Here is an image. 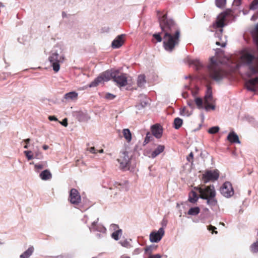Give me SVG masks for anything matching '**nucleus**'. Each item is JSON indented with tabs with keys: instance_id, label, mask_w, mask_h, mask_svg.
Returning <instances> with one entry per match:
<instances>
[{
	"instance_id": "nucleus-1",
	"label": "nucleus",
	"mask_w": 258,
	"mask_h": 258,
	"mask_svg": "<svg viewBox=\"0 0 258 258\" xmlns=\"http://www.w3.org/2000/svg\"><path fill=\"white\" fill-rule=\"evenodd\" d=\"M160 27L163 33V47L168 51H172L179 43L180 30L175 21L167 18L165 14L159 17Z\"/></svg>"
},
{
	"instance_id": "nucleus-2",
	"label": "nucleus",
	"mask_w": 258,
	"mask_h": 258,
	"mask_svg": "<svg viewBox=\"0 0 258 258\" xmlns=\"http://www.w3.org/2000/svg\"><path fill=\"white\" fill-rule=\"evenodd\" d=\"M194 189L199 191L200 198L207 200V204L210 206H215L217 204L216 199V192L213 185L196 186Z\"/></svg>"
},
{
	"instance_id": "nucleus-3",
	"label": "nucleus",
	"mask_w": 258,
	"mask_h": 258,
	"mask_svg": "<svg viewBox=\"0 0 258 258\" xmlns=\"http://www.w3.org/2000/svg\"><path fill=\"white\" fill-rule=\"evenodd\" d=\"M252 52L248 50L243 51L241 56V59L243 63L246 65L252 74H258V56L256 57L254 51Z\"/></svg>"
},
{
	"instance_id": "nucleus-4",
	"label": "nucleus",
	"mask_w": 258,
	"mask_h": 258,
	"mask_svg": "<svg viewBox=\"0 0 258 258\" xmlns=\"http://www.w3.org/2000/svg\"><path fill=\"white\" fill-rule=\"evenodd\" d=\"M207 69L209 78L216 81L222 80L225 75V72L221 69L220 64L214 57L211 58Z\"/></svg>"
},
{
	"instance_id": "nucleus-5",
	"label": "nucleus",
	"mask_w": 258,
	"mask_h": 258,
	"mask_svg": "<svg viewBox=\"0 0 258 258\" xmlns=\"http://www.w3.org/2000/svg\"><path fill=\"white\" fill-rule=\"evenodd\" d=\"M117 160L119 163V168L120 169L124 170L129 169L131 158L126 152L121 153L119 158Z\"/></svg>"
},
{
	"instance_id": "nucleus-6",
	"label": "nucleus",
	"mask_w": 258,
	"mask_h": 258,
	"mask_svg": "<svg viewBox=\"0 0 258 258\" xmlns=\"http://www.w3.org/2000/svg\"><path fill=\"white\" fill-rule=\"evenodd\" d=\"M111 74L109 72L106 71L101 74L90 84V87H94L104 82H107L111 79Z\"/></svg>"
},
{
	"instance_id": "nucleus-7",
	"label": "nucleus",
	"mask_w": 258,
	"mask_h": 258,
	"mask_svg": "<svg viewBox=\"0 0 258 258\" xmlns=\"http://www.w3.org/2000/svg\"><path fill=\"white\" fill-rule=\"evenodd\" d=\"M219 177V173L217 170H207L202 175V180L205 183L209 181L217 180Z\"/></svg>"
},
{
	"instance_id": "nucleus-8",
	"label": "nucleus",
	"mask_w": 258,
	"mask_h": 258,
	"mask_svg": "<svg viewBox=\"0 0 258 258\" xmlns=\"http://www.w3.org/2000/svg\"><path fill=\"white\" fill-rule=\"evenodd\" d=\"M111 77L113 81L115 82L119 87L125 86L127 85V76L126 74H121L120 75H116L114 73H110Z\"/></svg>"
},
{
	"instance_id": "nucleus-9",
	"label": "nucleus",
	"mask_w": 258,
	"mask_h": 258,
	"mask_svg": "<svg viewBox=\"0 0 258 258\" xmlns=\"http://www.w3.org/2000/svg\"><path fill=\"white\" fill-rule=\"evenodd\" d=\"M220 192L225 197H231L234 194L232 184L229 182H225L220 188Z\"/></svg>"
},
{
	"instance_id": "nucleus-10",
	"label": "nucleus",
	"mask_w": 258,
	"mask_h": 258,
	"mask_svg": "<svg viewBox=\"0 0 258 258\" xmlns=\"http://www.w3.org/2000/svg\"><path fill=\"white\" fill-rule=\"evenodd\" d=\"M69 200L74 205H78L81 202V196L76 189L73 188L70 190Z\"/></svg>"
},
{
	"instance_id": "nucleus-11",
	"label": "nucleus",
	"mask_w": 258,
	"mask_h": 258,
	"mask_svg": "<svg viewBox=\"0 0 258 258\" xmlns=\"http://www.w3.org/2000/svg\"><path fill=\"white\" fill-rule=\"evenodd\" d=\"M164 235V230L163 228H160L157 231H153L150 234V240L152 242H158L162 238Z\"/></svg>"
},
{
	"instance_id": "nucleus-12",
	"label": "nucleus",
	"mask_w": 258,
	"mask_h": 258,
	"mask_svg": "<svg viewBox=\"0 0 258 258\" xmlns=\"http://www.w3.org/2000/svg\"><path fill=\"white\" fill-rule=\"evenodd\" d=\"M258 86V77L254 78L248 80L245 83V86L247 90L252 91L256 92Z\"/></svg>"
},
{
	"instance_id": "nucleus-13",
	"label": "nucleus",
	"mask_w": 258,
	"mask_h": 258,
	"mask_svg": "<svg viewBox=\"0 0 258 258\" xmlns=\"http://www.w3.org/2000/svg\"><path fill=\"white\" fill-rule=\"evenodd\" d=\"M151 131L154 137L157 139H160L162 136L163 127L159 124H155L152 126Z\"/></svg>"
},
{
	"instance_id": "nucleus-14",
	"label": "nucleus",
	"mask_w": 258,
	"mask_h": 258,
	"mask_svg": "<svg viewBox=\"0 0 258 258\" xmlns=\"http://www.w3.org/2000/svg\"><path fill=\"white\" fill-rule=\"evenodd\" d=\"M98 218L97 219L96 221H94L92 223L91 226L89 227L90 231H99L100 232H105L106 231L105 228L101 225L97 224Z\"/></svg>"
},
{
	"instance_id": "nucleus-15",
	"label": "nucleus",
	"mask_w": 258,
	"mask_h": 258,
	"mask_svg": "<svg viewBox=\"0 0 258 258\" xmlns=\"http://www.w3.org/2000/svg\"><path fill=\"white\" fill-rule=\"evenodd\" d=\"M123 35L118 36L112 42V47L114 48H118L121 46L124 42Z\"/></svg>"
},
{
	"instance_id": "nucleus-16",
	"label": "nucleus",
	"mask_w": 258,
	"mask_h": 258,
	"mask_svg": "<svg viewBox=\"0 0 258 258\" xmlns=\"http://www.w3.org/2000/svg\"><path fill=\"white\" fill-rule=\"evenodd\" d=\"M199 198V197L196 191L191 190L188 194V200L189 202L195 204L198 201Z\"/></svg>"
},
{
	"instance_id": "nucleus-17",
	"label": "nucleus",
	"mask_w": 258,
	"mask_h": 258,
	"mask_svg": "<svg viewBox=\"0 0 258 258\" xmlns=\"http://www.w3.org/2000/svg\"><path fill=\"white\" fill-rule=\"evenodd\" d=\"M227 140L232 143H240L238 136L233 132L229 133L227 137Z\"/></svg>"
},
{
	"instance_id": "nucleus-18",
	"label": "nucleus",
	"mask_w": 258,
	"mask_h": 258,
	"mask_svg": "<svg viewBox=\"0 0 258 258\" xmlns=\"http://www.w3.org/2000/svg\"><path fill=\"white\" fill-rule=\"evenodd\" d=\"M226 17L224 14H220L217 19L216 25L218 28H222L224 26V22Z\"/></svg>"
},
{
	"instance_id": "nucleus-19",
	"label": "nucleus",
	"mask_w": 258,
	"mask_h": 258,
	"mask_svg": "<svg viewBox=\"0 0 258 258\" xmlns=\"http://www.w3.org/2000/svg\"><path fill=\"white\" fill-rule=\"evenodd\" d=\"M39 176L42 180H47L52 178V174L49 170L46 169L40 174Z\"/></svg>"
},
{
	"instance_id": "nucleus-20",
	"label": "nucleus",
	"mask_w": 258,
	"mask_h": 258,
	"mask_svg": "<svg viewBox=\"0 0 258 258\" xmlns=\"http://www.w3.org/2000/svg\"><path fill=\"white\" fill-rule=\"evenodd\" d=\"M165 147L163 145H159L157 148L152 152L151 154V157L152 158H155L156 156H157L158 155H159L160 153L163 152L164 150Z\"/></svg>"
},
{
	"instance_id": "nucleus-21",
	"label": "nucleus",
	"mask_w": 258,
	"mask_h": 258,
	"mask_svg": "<svg viewBox=\"0 0 258 258\" xmlns=\"http://www.w3.org/2000/svg\"><path fill=\"white\" fill-rule=\"evenodd\" d=\"M123 137L127 142L130 143L132 140V133L129 129L125 128L122 130Z\"/></svg>"
},
{
	"instance_id": "nucleus-22",
	"label": "nucleus",
	"mask_w": 258,
	"mask_h": 258,
	"mask_svg": "<svg viewBox=\"0 0 258 258\" xmlns=\"http://www.w3.org/2000/svg\"><path fill=\"white\" fill-rule=\"evenodd\" d=\"M205 102H212L213 101V96L212 90L210 87L207 88V94L205 96Z\"/></svg>"
},
{
	"instance_id": "nucleus-23",
	"label": "nucleus",
	"mask_w": 258,
	"mask_h": 258,
	"mask_svg": "<svg viewBox=\"0 0 258 258\" xmlns=\"http://www.w3.org/2000/svg\"><path fill=\"white\" fill-rule=\"evenodd\" d=\"M34 248L33 246L29 247V248L23 252L21 255L20 258H29L33 253Z\"/></svg>"
},
{
	"instance_id": "nucleus-24",
	"label": "nucleus",
	"mask_w": 258,
	"mask_h": 258,
	"mask_svg": "<svg viewBox=\"0 0 258 258\" xmlns=\"http://www.w3.org/2000/svg\"><path fill=\"white\" fill-rule=\"evenodd\" d=\"M146 83V77L144 75H140L138 78V85L140 87H143Z\"/></svg>"
},
{
	"instance_id": "nucleus-25",
	"label": "nucleus",
	"mask_w": 258,
	"mask_h": 258,
	"mask_svg": "<svg viewBox=\"0 0 258 258\" xmlns=\"http://www.w3.org/2000/svg\"><path fill=\"white\" fill-rule=\"evenodd\" d=\"M200 212V209L198 207H193L189 209L187 214L189 215L196 216L198 215Z\"/></svg>"
},
{
	"instance_id": "nucleus-26",
	"label": "nucleus",
	"mask_w": 258,
	"mask_h": 258,
	"mask_svg": "<svg viewBox=\"0 0 258 258\" xmlns=\"http://www.w3.org/2000/svg\"><path fill=\"white\" fill-rule=\"evenodd\" d=\"M78 93L76 92H71L65 94L64 98L66 99H77Z\"/></svg>"
},
{
	"instance_id": "nucleus-27",
	"label": "nucleus",
	"mask_w": 258,
	"mask_h": 258,
	"mask_svg": "<svg viewBox=\"0 0 258 258\" xmlns=\"http://www.w3.org/2000/svg\"><path fill=\"white\" fill-rule=\"evenodd\" d=\"M182 119L179 117H176L174 120L173 126L175 129L178 130L182 126Z\"/></svg>"
},
{
	"instance_id": "nucleus-28",
	"label": "nucleus",
	"mask_w": 258,
	"mask_h": 258,
	"mask_svg": "<svg viewBox=\"0 0 258 258\" xmlns=\"http://www.w3.org/2000/svg\"><path fill=\"white\" fill-rule=\"evenodd\" d=\"M253 39L258 47V25H257L254 30L252 32Z\"/></svg>"
},
{
	"instance_id": "nucleus-29",
	"label": "nucleus",
	"mask_w": 258,
	"mask_h": 258,
	"mask_svg": "<svg viewBox=\"0 0 258 258\" xmlns=\"http://www.w3.org/2000/svg\"><path fill=\"white\" fill-rule=\"evenodd\" d=\"M190 64H192L196 67L197 70H199L202 67V63L198 60H191L189 62Z\"/></svg>"
},
{
	"instance_id": "nucleus-30",
	"label": "nucleus",
	"mask_w": 258,
	"mask_h": 258,
	"mask_svg": "<svg viewBox=\"0 0 258 258\" xmlns=\"http://www.w3.org/2000/svg\"><path fill=\"white\" fill-rule=\"evenodd\" d=\"M60 57L57 53H53L49 58L51 63L54 62H59Z\"/></svg>"
},
{
	"instance_id": "nucleus-31",
	"label": "nucleus",
	"mask_w": 258,
	"mask_h": 258,
	"mask_svg": "<svg viewBox=\"0 0 258 258\" xmlns=\"http://www.w3.org/2000/svg\"><path fill=\"white\" fill-rule=\"evenodd\" d=\"M180 114L183 116H189L191 114V112L189 111L186 107H184L180 109Z\"/></svg>"
},
{
	"instance_id": "nucleus-32",
	"label": "nucleus",
	"mask_w": 258,
	"mask_h": 258,
	"mask_svg": "<svg viewBox=\"0 0 258 258\" xmlns=\"http://www.w3.org/2000/svg\"><path fill=\"white\" fill-rule=\"evenodd\" d=\"M121 234H122L121 229H118V230L114 231L113 233H112L111 236L113 239H114L116 240H117L119 239V236L121 235Z\"/></svg>"
},
{
	"instance_id": "nucleus-33",
	"label": "nucleus",
	"mask_w": 258,
	"mask_h": 258,
	"mask_svg": "<svg viewBox=\"0 0 258 258\" xmlns=\"http://www.w3.org/2000/svg\"><path fill=\"white\" fill-rule=\"evenodd\" d=\"M226 2V0H215L216 6L220 8H223L225 6Z\"/></svg>"
},
{
	"instance_id": "nucleus-34",
	"label": "nucleus",
	"mask_w": 258,
	"mask_h": 258,
	"mask_svg": "<svg viewBox=\"0 0 258 258\" xmlns=\"http://www.w3.org/2000/svg\"><path fill=\"white\" fill-rule=\"evenodd\" d=\"M258 8V0H253L249 6L250 10H255Z\"/></svg>"
},
{
	"instance_id": "nucleus-35",
	"label": "nucleus",
	"mask_w": 258,
	"mask_h": 258,
	"mask_svg": "<svg viewBox=\"0 0 258 258\" xmlns=\"http://www.w3.org/2000/svg\"><path fill=\"white\" fill-rule=\"evenodd\" d=\"M195 103L197 105L198 107L199 108H203V100L201 98H196L195 99Z\"/></svg>"
},
{
	"instance_id": "nucleus-36",
	"label": "nucleus",
	"mask_w": 258,
	"mask_h": 258,
	"mask_svg": "<svg viewBox=\"0 0 258 258\" xmlns=\"http://www.w3.org/2000/svg\"><path fill=\"white\" fill-rule=\"evenodd\" d=\"M119 243L123 247L126 248H130L132 247V245L130 242L127 240H124L123 241H121L119 242Z\"/></svg>"
},
{
	"instance_id": "nucleus-37",
	"label": "nucleus",
	"mask_w": 258,
	"mask_h": 258,
	"mask_svg": "<svg viewBox=\"0 0 258 258\" xmlns=\"http://www.w3.org/2000/svg\"><path fill=\"white\" fill-rule=\"evenodd\" d=\"M219 131V127L218 126H213L209 129L208 133L210 134H215L218 133Z\"/></svg>"
},
{
	"instance_id": "nucleus-38",
	"label": "nucleus",
	"mask_w": 258,
	"mask_h": 258,
	"mask_svg": "<svg viewBox=\"0 0 258 258\" xmlns=\"http://www.w3.org/2000/svg\"><path fill=\"white\" fill-rule=\"evenodd\" d=\"M251 250L252 252H257L258 251V241L253 243L251 245Z\"/></svg>"
},
{
	"instance_id": "nucleus-39",
	"label": "nucleus",
	"mask_w": 258,
	"mask_h": 258,
	"mask_svg": "<svg viewBox=\"0 0 258 258\" xmlns=\"http://www.w3.org/2000/svg\"><path fill=\"white\" fill-rule=\"evenodd\" d=\"M211 102H205V109L206 110H209L210 109H211L212 110H214L215 109V105H213L211 103Z\"/></svg>"
},
{
	"instance_id": "nucleus-40",
	"label": "nucleus",
	"mask_w": 258,
	"mask_h": 258,
	"mask_svg": "<svg viewBox=\"0 0 258 258\" xmlns=\"http://www.w3.org/2000/svg\"><path fill=\"white\" fill-rule=\"evenodd\" d=\"M52 66L53 67V70L55 72H57L60 69V66L59 64V62H52Z\"/></svg>"
},
{
	"instance_id": "nucleus-41",
	"label": "nucleus",
	"mask_w": 258,
	"mask_h": 258,
	"mask_svg": "<svg viewBox=\"0 0 258 258\" xmlns=\"http://www.w3.org/2000/svg\"><path fill=\"white\" fill-rule=\"evenodd\" d=\"M151 138H152V135L150 134V133H148L146 135V136L145 138L144 141V145H146L148 144L151 140Z\"/></svg>"
},
{
	"instance_id": "nucleus-42",
	"label": "nucleus",
	"mask_w": 258,
	"mask_h": 258,
	"mask_svg": "<svg viewBox=\"0 0 258 258\" xmlns=\"http://www.w3.org/2000/svg\"><path fill=\"white\" fill-rule=\"evenodd\" d=\"M24 153L29 160H31L34 158L33 156L32 155V152L31 151H25Z\"/></svg>"
},
{
	"instance_id": "nucleus-43",
	"label": "nucleus",
	"mask_w": 258,
	"mask_h": 258,
	"mask_svg": "<svg viewBox=\"0 0 258 258\" xmlns=\"http://www.w3.org/2000/svg\"><path fill=\"white\" fill-rule=\"evenodd\" d=\"M153 37L155 39H156V40L158 41V42H161L162 40V38L161 36V34L160 33H156V34H154L153 35Z\"/></svg>"
},
{
	"instance_id": "nucleus-44",
	"label": "nucleus",
	"mask_w": 258,
	"mask_h": 258,
	"mask_svg": "<svg viewBox=\"0 0 258 258\" xmlns=\"http://www.w3.org/2000/svg\"><path fill=\"white\" fill-rule=\"evenodd\" d=\"M186 159L189 162L192 164L194 159V154L192 152H190V153L186 157Z\"/></svg>"
},
{
	"instance_id": "nucleus-45",
	"label": "nucleus",
	"mask_w": 258,
	"mask_h": 258,
	"mask_svg": "<svg viewBox=\"0 0 258 258\" xmlns=\"http://www.w3.org/2000/svg\"><path fill=\"white\" fill-rule=\"evenodd\" d=\"M43 157V155L41 152L38 151L35 153L34 158L38 159H41Z\"/></svg>"
},
{
	"instance_id": "nucleus-46",
	"label": "nucleus",
	"mask_w": 258,
	"mask_h": 258,
	"mask_svg": "<svg viewBox=\"0 0 258 258\" xmlns=\"http://www.w3.org/2000/svg\"><path fill=\"white\" fill-rule=\"evenodd\" d=\"M208 229L209 230V231H212V233H215V234H217V231H215V229H216V228L214 226H212V225H209L208 226Z\"/></svg>"
},
{
	"instance_id": "nucleus-47",
	"label": "nucleus",
	"mask_w": 258,
	"mask_h": 258,
	"mask_svg": "<svg viewBox=\"0 0 258 258\" xmlns=\"http://www.w3.org/2000/svg\"><path fill=\"white\" fill-rule=\"evenodd\" d=\"M87 150V151H89L90 153H92V154L97 153V150L95 149V147H94L88 148Z\"/></svg>"
},
{
	"instance_id": "nucleus-48",
	"label": "nucleus",
	"mask_w": 258,
	"mask_h": 258,
	"mask_svg": "<svg viewBox=\"0 0 258 258\" xmlns=\"http://www.w3.org/2000/svg\"><path fill=\"white\" fill-rule=\"evenodd\" d=\"M152 247L151 246H147L145 248V251L147 253H149L150 254V255L151 254V253H152Z\"/></svg>"
},
{
	"instance_id": "nucleus-49",
	"label": "nucleus",
	"mask_w": 258,
	"mask_h": 258,
	"mask_svg": "<svg viewBox=\"0 0 258 258\" xmlns=\"http://www.w3.org/2000/svg\"><path fill=\"white\" fill-rule=\"evenodd\" d=\"M162 255L160 254H150L148 258H161Z\"/></svg>"
},
{
	"instance_id": "nucleus-50",
	"label": "nucleus",
	"mask_w": 258,
	"mask_h": 258,
	"mask_svg": "<svg viewBox=\"0 0 258 258\" xmlns=\"http://www.w3.org/2000/svg\"><path fill=\"white\" fill-rule=\"evenodd\" d=\"M114 97L115 96L110 93H107L105 95V98L108 99H113Z\"/></svg>"
},
{
	"instance_id": "nucleus-51",
	"label": "nucleus",
	"mask_w": 258,
	"mask_h": 258,
	"mask_svg": "<svg viewBox=\"0 0 258 258\" xmlns=\"http://www.w3.org/2000/svg\"><path fill=\"white\" fill-rule=\"evenodd\" d=\"M34 167L36 170H38L43 169L44 166L42 164H37L35 165Z\"/></svg>"
},
{
	"instance_id": "nucleus-52",
	"label": "nucleus",
	"mask_w": 258,
	"mask_h": 258,
	"mask_svg": "<svg viewBox=\"0 0 258 258\" xmlns=\"http://www.w3.org/2000/svg\"><path fill=\"white\" fill-rule=\"evenodd\" d=\"M216 44L217 45L221 46L222 47H224L226 44L225 42H222L221 43L219 41H216Z\"/></svg>"
},
{
	"instance_id": "nucleus-53",
	"label": "nucleus",
	"mask_w": 258,
	"mask_h": 258,
	"mask_svg": "<svg viewBox=\"0 0 258 258\" xmlns=\"http://www.w3.org/2000/svg\"><path fill=\"white\" fill-rule=\"evenodd\" d=\"M231 13V11L230 10H227L223 13H222L221 14H224L225 15V17H226V16H228L230 15Z\"/></svg>"
},
{
	"instance_id": "nucleus-54",
	"label": "nucleus",
	"mask_w": 258,
	"mask_h": 258,
	"mask_svg": "<svg viewBox=\"0 0 258 258\" xmlns=\"http://www.w3.org/2000/svg\"><path fill=\"white\" fill-rule=\"evenodd\" d=\"M61 124L64 126H68V120L67 118H64L62 120V122H61Z\"/></svg>"
},
{
	"instance_id": "nucleus-55",
	"label": "nucleus",
	"mask_w": 258,
	"mask_h": 258,
	"mask_svg": "<svg viewBox=\"0 0 258 258\" xmlns=\"http://www.w3.org/2000/svg\"><path fill=\"white\" fill-rule=\"evenodd\" d=\"M257 18H258V12L252 16L251 20L254 21V20H256Z\"/></svg>"
},
{
	"instance_id": "nucleus-56",
	"label": "nucleus",
	"mask_w": 258,
	"mask_h": 258,
	"mask_svg": "<svg viewBox=\"0 0 258 258\" xmlns=\"http://www.w3.org/2000/svg\"><path fill=\"white\" fill-rule=\"evenodd\" d=\"M48 118L51 121H52V120L56 121V120H57V119L54 116H49Z\"/></svg>"
},
{
	"instance_id": "nucleus-57",
	"label": "nucleus",
	"mask_w": 258,
	"mask_h": 258,
	"mask_svg": "<svg viewBox=\"0 0 258 258\" xmlns=\"http://www.w3.org/2000/svg\"><path fill=\"white\" fill-rule=\"evenodd\" d=\"M30 141V139H25V140H23V142H24L26 143V144H29Z\"/></svg>"
},
{
	"instance_id": "nucleus-58",
	"label": "nucleus",
	"mask_w": 258,
	"mask_h": 258,
	"mask_svg": "<svg viewBox=\"0 0 258 258\" xmlns=\"http://www.w3.org/2000/svg\"><path fill=\"white\" fill-rule=\"evenodd\" d=\"M120 258H131V257L126 254H123L120 256Z\"/></svg>"
},
{
	"instance_id": "nucleus-59",
	"label": "nucleus",
	"mask_w": 258,
	"mask_h": 258,
	"mask_svg": "<svg viewBox=\"0 0 258 258\" xmlns=\"http://www.w3.org/2000/svg\"><path fill=\"white\" fill-rule=\"evenodd\" d=\"M42 148L44 150H46L48 149L49 147L46 145H44L43 146Z\"/></svg>"
},
{
	"instance_id": "nucleus-60",
	"label": "nucleus",
	"mask_w": 258,
	"mask_h": 258,
	"mask_svg": "<svg viewBox=\"0 0 258 258\" xmlns=\"http://www.w3.org/2000/svg\"><path fill=\"white\" fill-rule=\"evenodd\" d=\"M97 152H99L100 153H103L104 152L103 149H100L98 151L97 150Z\"/></svg>"
},
{
	"instance_id": "nucleus-61",
	"label": "nucleus",
	"mask_w": 258,
	"mask_h": 258,
	"mask_svg": "<svg viewBox=\"0 0 258 258\" xmlns=\"http://www.w3.org/2000/svg\"><path fill=\"white\" fill-rule=\"evenodd\" d=\"M146 104V102H144V104H143L142 103H141V105L142 107H144Z\"/></svg>"
},
{
	"instance_id": "nucleus-62",
	"label": "nucleus",
	"mask_w": 258,
	"mask_h": 258,
	"mask_svg": "<svg viewBox=\"0 0 258 258\" xmlns=\"http://www.w3.org/2000/svg\"><path fill=\"white\" fill-rule=\"evenodd\" d=\"M204 79L206 81L208 82L209 80L208 79V78L206 77H203Z\"/></svg>"
},
{
	"instance_id": "nucleus-63",
	"label": "nucleus",
	"mask_w": 258,
	"mask_h": 258,
	"mask_svg": "<svg viewBox=\"0 0 258 258\" xmlns=\"http://www.w3.org/2000/svg\"><path fill=\"white\" fill-rule=\"evenodd\" d=\"M24 148L25 149H28V146L27 144H26V145L24 146Z\"/></svg>"
},
{
	"instance_id": "nucleus-64",
	"label": "nucleus",
	"mask_w": 258,
	"mask_h": 258,
	"mask_svg": "<svg viewBox=\"0 0 258 258\" xmlns=\"http://www.w3.org/2000/svg\"><path fill=\"white\" fill-rule=\"evenodd\" d=\"M241 0H235V3H239Z\"/></svg>"
}]
</instances>
